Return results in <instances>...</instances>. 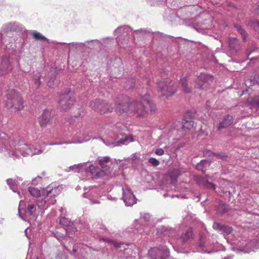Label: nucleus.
<instances>
[{
  "label": "nucleus",
  "mask_w": 259,
  "mask_h": 259,
  "mask_svg": "<svg viewBox=\"0 0 259 259\" xmlns=\"http://www.w3.org/2000/svg\"><path fill=\"white\" fill-rule=\"evenodd\" d=\"M156 109L155 105L150 100L149 95L145 94L138 100L128 103H118L115 108L118 114H122L129 111L134 112L137 116L144 117L149 111L154 112Z\"/></svg>",
  "instance_id": "nucleus-1"
},
{
  "label": "nucleus",
  "mask_w": 259,
  "mask_h": 259,
  "mask_svg": "<svg viewBox=\"0 0 259 259\" xmlns=\"http://www.w3.org/2000/svg\"><path fill=\"white\" fill-rule=\"evenodd\" d=\"M157 88L161 96L168 97L177 91L174 83L169 78L164 79L157 82Z\"/></svg>",
  "instance_id": "nucleus-2"
},
{
  "label": "nucleus",
  "mask_w": 259,
  "mask_h": 259,
  "mask_svg": "<svg viewBox=\"0 0 259 259\" xmlns=\"http://www.w3.org/2000/svg\"><path fill=\"white\" fill-rule=\"evenodd\" d=\"M116 127L119 129L120 134L117 135L116 141L111 143H106V144L108 146H111L112 147L120 146L122 145H126L130 142L134 141V137L132 136L127 137L122 133V131L126 130V127L124 125L120 123L116 124Z\"/></svg>",
  "instance_id": "nucleus-3"
},
{
  "label": "nucleus",
  "mask_w": 259,
  "mask_h": 259,
  "mask_svg": "<svg viewBox=\"0 0 259 259\" xmlns=\"http://www.w3.org/2000/svg\"><path fill=\"white\" fill-rule=\"evenodd\" d=\"M18 210L19 217L22 218L23 214L35 217L39 212L36 204H28L26 207V202L22 200L20 201Z\"/></svg>",
  "instance_id": "nucleus-4"
},
{
  "label": "nucleus",
  "mask_w": 259,
  "mask_h": 259,
  "mask_svg": "<svg viewBox=\"0 0 259 259\" xmlns=\"http://www.w3.org/2000/svg\"><path fill=\"white\" fill-rule=\"evenodd\" d=\"M74 101L73 93L69 91L60 96L58 104L61 110L67 111L73 105Z\"/></svg>",
  "instance_id": "nucleus-5"
},
{
  "label": "nucleus",
  "mask_w": 259,
  "mask_h": 259,
  "mask_svg": "<svg viewBox=\"0 0 259 259\" xmlns=\"http://www.w3.org/2000/svg\"><path fill=\"white\" fill-rule=\"evenodd\" d=\"M90 106L94 110L101 114L111 113L113 109V107H111L105 101L99 99L92 101L90 103Z\"/></svg>",
  "instance_id": "nucleus-6"
},
{
  "label": "nucleus",
  "mask_w": 259,
  "mask_h": 259,
  "mask_svg": "<svg viewBox=\"0 0 259 259\" xmlns=\"http://www.w3.org/2000/svg\"><path fill=\"white\" fill-rule=\"evenodd\" d=\"M58 188H53V186H49L42 192V195L45 197L44 199H42L40 197L36 200V205L38 208L39 209H44L46 208V204L48 201V197L50 196H55L57 194V191Z\"/></svg>",
  "instance_id": "nucleus-7"
},
{
  "label": "nucleus",
  "mask_w": 259,
  "mask_h": 259,
  "mask_svg": "<svg viewBox=\"0 0 259 259\" xmlns=\"http://www.w3.org/2000/svg\"><path fill=\"white\" fill-rule=\"evenodd\" d=\"M151 219V216L150 214L144 213L141 214V217L138 220L135 221L134 226L139 233L142 234L144 232H147L146 228L149 227Z\"/></svg>",
  "instance_id": "nucleus-8"
},
{
  "label": "nucleus",
  "mask_w": 259,
  "mask_h": 259,
  "mask_svg": "<svg viewBox=\"0 0 259 259\" xmlns=\"http://www.w3.org/2000/svg\"><path fill=\"white\" fill-rule=\"evenodd\" d=\"M213 77L205 73H201L197 77L195 88L206 90L209 84L212 82Z\"/></svg>",
  "instance_id": "nucleus-9"
},
{
  "label": "nucleus",
  "mask_w": 259,
  "mask_h": 259,
  "mask_svg": "<svg viewBox=\"0 0 259 259\" xmlns=\"http://www.w3.org/2000/svg\"><path fill=\"white\" fill-rule=\"evenodd\" d=\"M169 250L164 246L160 248L154 247L149 251V255L151 259H166L169 256Z\"/></svg>",
  "instance_id": "nucleus-10"
},
{
  "label": "nucleus",
  "mask_w": 259,
  "mask_h": 259,
  "mask_svg": "<svg viewBox=\"0 0 259 259\" xmlns=\"http://www.w3.org/2000/svg\"><path fill=\"white\" fill-rule=\"evenodd\" d=\"M212 244H213V242H211L209 239H207L206 235L201 234L199 237L197 251L202 253L212 252L213 251L210 249V247Z\"/></svg>",
  "instance_id": "nucleus-11"
},
{
  "label": "nucleus",
  "mask_w": 259,
  "mask_h": 259,
  "mask_svg": "<svg viewBox=\"0 0 259 259\" xmlns=\"http://www.w3.org/2000/svg\"><path fill=\"white\" fill-rule=\"evenodd\" d=\"M122 199L126 206H132L135 204L137 199L128 187H122Z\"/></svg>",
  "instance_id": "nucleus-12"
},
{
  "label": "nucleus",
  "mask_w": 259,
  "mask_h": 259,
  "mask_svg": "<svg viewBox=\"0 0 259 259\" xmlns=\"http://www.w3.org/2000/svg\"><path fill=\"white\" fill-rule=\"evenodd\" d=\"M131 32H132V30L127 25L120 26L115 30L114 34L115 35H117V41L119 45L121 46L122 42L120 44V41L122 37H125L124 39L125 41H127L128 40V37L127 35H128L129 33Z\"/></svg>",
  "instance_id": "nucleus-13"
},
{
  "label": "nucleus",
  "mask_w": 259,
  "mask_h": 259,
  "mask_svg": "<svg viewBox=\"0 0 259 259\" xmlns=\"http://www.w3.org/2000/svg\"><path fill=\"white\" fill-rule=\"evenodd\" d=\"M99 196V188L95 187L91 188L83 193V197L89 199L92 204L100 203L98 200Z\"/></svg>",
  "instance_id": "nucleus-14"
},
{
  "label": "nucleus",
  "mask_w": 259,
  "mask_h": 259,
  "mask_svg": "<svg viewBox=\"0 0 259 259\" xmlns=\"http://www.w3.org/2000/svg\"><path fill=\"white\" fill-rule=\"evenodd\" d=\"M53 114L51 111L45 110L38 118L39 123L41 127H46L52 124Z\"/></svg>",
  "instance_id": "nucleus-15"
},
{
  "label": "nucleus",
  "mask_w": 259,
  "mask_h": 259,
  "mask_svg": "<svg viewBox=\"0 0 259 259\" xmlns=\"http://www.w3.org/2000/svg\"><path fill=\"white\" fill-rule=\"evenodd\" d=\"M212 227L214 229L221 231L227 241L229 239V237H231V236H229V237L227 238V236H234L232 228L228 226L222 225L219 223H214Z\"/></svg>",
  "instance_id": "nucleus-16"
},
{
  "label": "nucleus",
  "mask_w": 259,
  "mask_h": 259,
  "mask_svg": "<svg viewBox=\"0 0 259 259\" xmlns=\"http://www.w3.org/2000/svg\"><path fill=\"white\" fill-rule=\"evenodd\" d=\"M84 172L85 173L90 172L93 177L97 179L103 178L106 175L104 171L93 165H90L89 167L84 168Z\"/></svg>",
  "instance_id": "nucleus-17"
},
{
  "label": "nucleus",
  "mask_w": 259,
  "mask_h": 259,
  "mask_svg": "<svg viewBox=\"0 0 259 259\" xmlns=\"http://www.w3.org/2000/svg\"><path fill=\"white\" fill-rule=\"evenodd\" d=\"M84 172L85 173L90 172L93 177L97 179L103 178L106 175L104 171L93 165H90L89 167L84 168Z\"/></svg>",
  "instance_id": "nucleus-18"
},
{
  "label": "nucleus",
  "mask_w": 259,
  "mask_h": 259,
  "mask_svg": "<svg viewBox=\"0 0 259 259\" xmlns=\"http://www.w3.org/2000/svg\"><path fill=\"white\" fill-rule=\"evenodd\" d=\"M209 180L212 181V179L208 176H206L205 177H198L196 179L197 183L199 185L205 188L215 190V185L211 182H209Z\"/></svg>",
  "instance_id": "nucleus-19"
},
{
  "label": "nucleus",
  "mask_w": 259,
  "mask_h": 259,
  "mask_svg": "<svg viewBox=\"0 0 259 259\" xmlns=\"http://www.w3.org/2000/svg\"><path fill=\"white\" fill-rule=\"evenodd\" d=\"M17 151H19L22 156L25 157L30 155L31 148L24 142L21 141L17 144Z\"/></svg>",
  "instance_id": "nucleus-20"
},
{
  "label": "nucleus",
  "mask_w": 259,
  "mask_h": 259,
  "mask_svg": "<svg viewBox=\"0 0 259 259\" xmlns=\"http://www.w3.org/2000/svg\"><path fill=\"white\" fill-rule=\"evenodd\" d=\"M7 100L6 101V107L8 108H12L15 102L16 101V91L15 90L11 89L8 90L7 91Z\"/></svg>",
  "instance_id": "nucleus-21"
},
{
  "label": "nucleus",
  "mask_w": 259,
  "mask_h": 259,
  "mask_svg": "<svg viewBox=\"0 0 259 259\" xmlns=\"http://www.w3.org/2000/svg\"><path fill=\"white\" fill-rule=\"evenodd\" d=\"M12 69V65L9 60L3 59L0 68V76L4 75L11 71Z\"/></svg>",
  "instance_id": "nucleus-22"
},
{
  "label": "nucleus",
  "mask_w": 259,
  "mask_h": 259,
  "mask_svg": "<svg viewBox=\"0 0 259 259\" xmlns=\"http://www.w3.org/2000/svg\"><path fill=\"white\" fill-rule=\"evenodd\" d=\"M229 47L233 53H236L239 49V40L236 38H230L228 40Z\"/></svg>",
  "instance_id": "nucleus-23"
},
{
  "label": "nucleus",
  "mask_w": 259,
  "mask_h": 259,
  "mask_svg": "<svg viewBox=\"0 0 259 259\" xmlns=\"http://www.w3.org/2000/svg\"><path fill=\"white\" fill-rule=\"evenodd\" d=\"M233 118L231 115H227L223 120V121L220 123L218 130H220L222 128H225L233 123Z\"/></svg>",
  "instance_id": "nucleus-24"
},
{
  "label": "nucleus",
  "mask_w": 259,
  "mask_h": 259,
  "mask_svg": "<svg viewBox=\"0 0 259 259\" xmlns=\"http://www.w3.org/2000/svg\"><path fill=\"white\" fill-rule=\"evenodd\" d=\"M257 248H259V242L252 241L248 243L246 246L243 249V250L245 252H249L250 251H254Z\"/></svg>",
  "instance_id": "nucleus-25"
},
{
  "label": "nucleus",
  "mask_w": 259,
  "mask_h": 259,
  "mask_svg": "<svg viewBox=\"0 0 259 259\" xmlns=\"http://www.w3.org/2000/svg\"><path fill=\"white\" fill-rule=\"evenodd\" d=\"M16 30V26L15 23H9L2 27L1 32H4L9 34L10 32L15 31Z\"/></svg>",
  "instance_id": "nucleus-26"
},
{
  "label": "nucleus",
  "mask_w": 259,
  "mask_h": 259,
  "mask_svg": "<svg viewBox=\"0 0 259 259\" xmlns=\"http://www.w3.org/2000/svg\"><path fill=\"white\" fill-rule=\"evenodd\" d=\"M210 165V162L207 160H202L196 165V168L198 170L205 172L206 170V167Z\"/></svg>",
  "instance_id": "nucleus-27"
},
{
  "label": "nucleus",
  "mask_w": 259,
  "mask_h": 259,
  "mask_svg": "<svg viewBox=\"0 0 259 259\" xmlns=\"http://www.w3.org/2000/svg\"><path fill=\"white\" fill-rule=\"evenodd\" d=\"M41 77V75L39 72H34L32 75V82H33L35 88H38L40 84V81L39 80L40 77Z\"/></svg>",
  "instance_id": "nucleus-28"
},
{
  "label": "nucleus",
  "mask_w": 259,
  "mask_h": 259,
  "mask_svg": "<svg viewBox=\"0 0 259 259\" xmlns=\"http://www.w3.org/2000/svg\"><path fill=\"white\" fill-rule=\"evenodd\" d=\"M85 163H81L78 164H74L70 166V168H72V171L75 172H84V168Z\"/></svg>",
  "instance_id": "nucleus-29"
},
{
  "label": "nucleus",
  "mask_w": 259,
  "mask_h": 259,
  "mask_svg": "<svg viewBox=\"0 0 259 259\" xmlns=\"http://www.w3.org/2000/svg\"><path fill=\"white\" fill-rule=\"evenodd\" d=\"M250 108L256 111L259 108V96H255L252 98L250 101Z\"/></svg>",
  "instance_id": "nucleus-30"
},
{
  "label": "nucleus",
  "mask_w": 259,
  "mask_h": 259,
  "mask_svg": "<svg viewBox=\"0 0 259 259\" xmlns=\"http://www.w3.org/2000/svg\"><path fill=\"white\" fill-rule=\"evenodd\" d=\"M187 79L186 78H183L180 80V84H181L182 90L186 93H188L191 92V88L188 86L187 83Z\"/></svg>",
  "instance_id": "nucleus-31"
},
{
  "label": "nucleus",
  "mask_w": 259,
  "mask_h": 259,
  "mask_svg": "<svg viewBox=\"0 0 259 259\" xmlns=\"http://www.w3.org/2000/svg\"><path fill=\"white\" fill-rule=\"evenodd\" d=\"M51 72H53V75L50 77L49 80L48 82V85L51 88H54L57 85L58 81L56 80V76L54 74V70H51Z\"/></svg>",
  "instance_id": "nucleus-32"
},
{
  "label": "nucleus",
  "mask_w": 259,
  "mask_h": 259,
  "mask_svg": "<svg viewBox=\"0 0 259 259\" xmlns=\"http://www.w3.org/2000/svg\"><path fill=\"white\" fill-rule=\"evenodd\" d=\"M31 34L33 38L35 40H44L47 41L48 39L40 33L37 32L36 31H33L31 32Z\"/></svg>",
  "instance_id": "nucleus-33"
},
{
  "label": "nucleus",
  "mask_w": 259,
  "mask_h": 259,
  "mask_svg": "<svg viewBox=\"0 0 259 259\" xmlns=\"http://www.w3.org/2000/svg\"><path fill=\"white\" fill-rule=\"evenodd\" d=\"M28 191L30 195L34 197H39L40 196V192L37 188L29 187Z\"/></svg>",
  "instance_id": "nucleus-34"
},
{
  "label": "nucleus",
  "mask_w": 259,
  "mask_h": 259,
  "mask_svg": "<svg viewBox=\"0 0 259 259\" xmlns=\"http://www.w3.org/2000/svg\"><path fill=\"white\" fill-rule=\"evenodd\" d=\"M183 126L182 128L183 129H190L193 126V121L190 120H186L185 119V117L183 119L182 121Z\"/></svg>",
  "instance_id": "nucleus-35"
},
{
  "label": "nucleus",
  "mask_w": 259,
  "mask_h": 259,
  "mask_svg": "<svg viewBox=\"0 0 259 259\" xmlns=\"http://www.w3.org/2000/svg\"><path fill=\"white\" fill-rule=\"evenodd\" d=\"M72 223L70 220L65 217H61L59 221V224L62 225L64 229L71 225Z\"/></svg>",
  "instance_id": "nucleus-36"
},
{
  "label": "nucleus",
  "mask_w": 259,
  "mask_h": 259,
  "mask_svg": "<svg viewBox=\"0 0 259 259\" xmlns=\"http://www.w3.org/2000/svg\"><path fill=\"white\" fill-rule=\"evenodd\" d=\"M64 229L66 230V233L68 234L69 236L74 234L77 231V229L73 223H72L71 225H69Z\"/></svg>",
  "instance_id": "nucleus-37"
},
{
  "label": "nucleus",
  "mask_w": 259,
  "mask_h": 259,
  "mask_svg": "<svg viewBox=\"0 0 259 259\" xmlns=\"http://www.w3.org/2000/svg\"><path fill=\"white\" fill-rule=\"evenodd\" d=\"M7 184L11 190L14 192H16V183L15 180L8 179L7 180Z\"/></svg>",
  "instance_id": "nucleus-38"
},
{
  "label": "nucleus",
  "mask_w": 259,
  "mask_h": 259,
  "mask_svg": "<svg viewBox=\"0 0 259 259\" xmlns=\"http://www.w3.org/2000/svg\"><path fill=\"white\" fill-rule=\"evenodd\" d=\"M193 234L192 229L189 228L187 232L182 235V239L184 241H186L190 239L193 238Z\"/></svg>",
  "instance_id": "nucleus-39"
},
{
  "label": "nucleus",
  "mask_w": 259,
  "mask_h": 259,
  "mask_svg": "<svg viewBox=\"0 0 259 259\" xmlns=\"http://www.w3.org/2000/svg\"><path fill=\"white\" fill-rule=\"evenodd\" d=\"M100 241H103L104 242L108 243V244H112L115 248H119L120 245H121L120 243L115 242L111 239L106 238H101Z\"/></svg>",
  "instance_id": "nucleus-40"
},
{
  "label": "nucleus",
  "mask_w": 259,
  "mask_h": 259,
  "mask_svg": "<svg viewBox=\"0 0 259 259\" xmlns=\"http://www.w3.org/2000/svg\"><path fill=\"white\" fill-rule=\"evenodd\" d=\"M169 174L172 179V182L174 183V180H176V179L181 175V171L179 169H174Z\"/></svg>",
  "instance_id": "nucleus-41"
},
{
  "label": "nucleus",
  "mask_w": 259,
  "mask_h": 259,
  "mask_svg": "<svg viewBox=\"0 0 259 259\" xmlns=\"http://www.w3.org/2000/svg\"><path fill=\"white\" fill-rule=\"evenodd\" d=\"M248 24L255 31H257L259 30V23L257 20L255 19L250 20Z\"/></svg>",
  "instance_id": "nucleus-42"
},
{
  "label": "nucleus",
  "mask_w": 259,
  "mask_h": 259,
  "mask_svg": "<svg viewBox=\"0 0 259 259\" xmlns=\"http://www.w3.org/2000/svg\"><path fill=\"white\" fill-rule=\"evenodd\" d=\"M110 160V158L108 156L100 157L98 158L99 163L102 167H104L105 163H108Z\"/></svg>",
  "instance_id": "nucleus-43"
},
{
  "label": "nucleus",
  "mask_w": 259,
  "mask_h": 259,
  "mask_svg": "<svg viewBox=\"0 0 259 259\" xmlns=\"http://www.w3.org/2000/svg\"><path fill=\"white\" fill-rule=\"evenodd\" d=\"M235 28L238 31V32L241 34L244 40H245L246 38V33L242 27L239 25H235Z\"/></svg>",
  "instance_id": "nucleus-44"
},
{
  "label": "nucleus",
  "mask_w": 259,
  "mask_h": 259,
  "mask_svg": "<svg viewBox=\"0 0 259 259\" xmlns=\"http://www.w3.org/2000/svg\"><path fill=\"white\" fill-rule=\"evenodd\" d=\"M85 46V44L82 42H71L69 44L70 48H83Z\"/></svg>",
  "instance_id": "nucleus-45"
},
{
  "label": "nucleus",
  "mask_w": 259,
  "mask_h": 259,
  "mask_svg": "<svg viewBox=\"0 0 259 259\" xmlns=\"http://www.w3.org/2000/svg\"><path fill=\"white\" fill-rule=\"evenodd\" d=\"M148 162L153 166H157L160 164L159 160L153 157L150 158Z\"/></svg>",
  "instance_id": "nucleus-46"
},
{
  "label": "nucleus",
  "mask_w": 259,
  "mask_h": 259,
  "mask_svg": "<svg viewBox=\"0 0 259 259\" xmlns=\"http://www.w3.org/2000/svg\"><path fill=\"white\" fill-rule=\"evenodd\" d=\"M5 155L6 156L11 157L14 156V151L13 150H10L8 147L5 148Z\"/></svg>",
  "instance_id": "nucleus-47"
},
{
  "label": "nucleus",
  "mask_w": 259,
  "mask_h": 259,
  "mask_svg": "<svg viewBox=\"0 0 259 259\" xmlns=\"http://www.w3.org/2000/svg\"><path fill=\"white\" fill-rule=\"evenodd\" d=\"M159 231L161 232V233L163 234L164 236H169V231L168 227H162L161 228L159 229Z\"/></svg>",
  "instance_id": "nucleus-48"
},
{
  "label": "nucleus",
  "mask_w": 259,
  "mask_h": 259,
  "mask_svg": "<svg viewBox=\"0 0 259 259\" xmlns=\"http://www.w3.org/2000/svg\"><path fill=\"white\" fill-rule=\"evenodd\" d=\"M23 103L22 99L17 96V110H21L23 108Z\"/></svg>",
  "instance_id": "nucleus-49"
},
{
  "label": "nucleus",
  "mask_w": 259,
  "mask_h": 259,
  "mask_svg": "<svg viewBox=\"0 0 259 259\" xmlns=\"http://www.w3.org/2000/svg\"><path fill=\"white\" fill-rule=\"evenodd\" d=\"M43 150L41 149H38L36 148H31V151L30 152L31 155L39 154L41 153Z\"/></svg>",
  "instance_id": "nucleus-50"
},
{
  "label": "nucleus",
  "mask_w": 259,
  "mask_h": 259,
  "mask_svg": "<svg viewBox=\"0 0 259 259\" xmlns=\"http://www.w3.org/2000/svg\"><path fill=\"white\" fill-rule=\"evenodd\" d=\"M140 157L137 155L136 154H133L131 157L127 158V159L128 160H131L132 162H136L138 160H139Z\"/></svg>",
  "instance_id": "nucleus-51"
},
{
  "label": "nucleus",
  "mask_w": 259,
  "mask_h": 259,
  "mask_svg": "<svg viewBox=\"0 0 259 259\" xmlns=\"http://www.w3.org/2000/svg\"><path fill=\"white\" fill-rule=\"evenodd\" d=\"M151 5H155L159 4L161 3L164 2L165 0H148Z\"/></svg>",
  "instance_id": "nucleus-52"
},
{
  "label": "nucleus",
  "mask_w": 259,
  "mask_h": 259,
  "mask_svg": "<svg viewBox=\"0 0 259 259\" xmlns=\"http://www.w3.org/2000/svg\"><path fill=\"white\" fill-rule=\"evenodd\" d=\"M41 177L37 176L32 180V184L33 185H37L38 183H39L41 181Z\"/></svg>",
  "instance_id": "nucleus-53"
},
{
  "label": "nucleus",
  "mask_w": 259,
  "mask_h": 259,
  "mask_svg": "<svg viewBox=\"0 0 259 259\" xmlns=\"http://www.w3.org/2000/svg\"><path fill=\"white\" fill-rule=\"evenodd\" d=\"M54 236L57 239H58L59 240H62L64 238L63 234L58 232H56L55 233H54Z\"/></svg>",
  "instance_id": "nucleus-54"
},
{
  "label": "nucleus",
  "mask_w": 259,
  "mask_h": 259,
  "mask_svg": "<svg viewBox=\"0 0 259 259\" xmlns=\"http://www.w3.org/2000/svg\"><path fill=\"white\" fill-rule=\"evenodd\" d=\"M90 139H91V136H89V135H88L87 136H84L83 135V138H82V140L78 142L77 143H83V142H87V141H89Z\"/></svg>",
  "instance_id": "nucleus-55"
},
{
  "label": "nucleus",
  "mask_w": 259,
  "mask_h": 259,
  "mask_svg": "<svg viewBox=\"0 0 259 259\" xmlns=\"http://www.w3.org/2000/svg\"><path fill=\"white\" fill-rule=\"evenodd\" d=\"M155 153L158 156H161L164 154V151L161 148H159L156 150Z\"/></svg>",
  "instance_id": "nucleus-56"
},
{
  "label": "nucleus",
  "mask_w": 259,
  "mask_h": 259,
  "mask_svg": "<svg viewBox=\"0 0 259 259\" xmlns=\"http://www.w3.org/2000/svg\"><path fill=\"white\" fill-rule=\"evenodd\" d=\"M134 87V84L132 82H131V84H130V85L128 86V84L127 85H125L124 86V88H125L126 89H130L132 88H133Z\"/></svg>",
  "instance_id": "nucleus-57"
},
{
  "label": "nucleus",
  "mask_w": 259,
  "mask_h": 259,
  "mask_svg": "<svg viewBox=\"0 0 259 259\" xmlns=\"http://www.w3.org/2000/svg\"><path fill=\"white\" fill-rule=\"evenodd\" d=\"M254 11L255 13L257 14H259V5L255 6V8H254Z\"/></svg>",
  "instance_id": "nucleus-58"
},
{
  "label": "nucleus",
  "mask_w": 259,
  "mask_h": 259,
  "mask_svg": "<svg viewBox=\"0 0 259 259\" xmlns=\"http://www.w3.org/2000/svg\"><path fill=\"white\" fill-rule=\"evenodd\" d=\"M63 143H51L50 144V145H61Z\"/></svg>",
  "instance_id": "nucleus-59"
},
{
  "label": "nucleus",
  "mask_w": 259,
  "mask_h": 259,
  "mask_svg": "<svg viewBox=\"0 0 259 259\" xmlns=\"http://www.w3.org/2000/svg\"><path fill=\"white\" fill-rule=\"evenodd\" d=\"M66 171H72V168H70V166L67 167V168H66Z\"/></svg>",
  "instance_id": "nucleus-60"
},
{
  "label": "nucleus",
  "mask_w": 259,
  "mask_h": 259,
  "mask_svg": "<svg viewBox=\"0 0 259 259\" xmlns=\"http://www.w3.org/2000/svg\"><path fill=\"white\" fill-rule=\"evenodd\" d=\"M2 33H0V40H2L3 39V37H2Z\"/></svg>",
  "instance_id": "nucleus-61"
},
{
  "label": "nucleus",
  "mask_w": 259,
  "mask_h": 259,
  "mask_svg": "<svg viewBox=\"0 0 259 259\" xmlns=\"http://www.w3.org/2000/svg\"><path fill=\"white\" fill-rule=\"evenodd\" d=\"M73 251L74 252H76V248L75 247H74Z\"/></svg>",
  "instance_id": "nucleus-62"
},
{
  "label": "nucleus",
  "mask_w": 259,
  "mask_h": 259,
  "mask_svg": "<svg viewBox=\"0 0 259 259\" xmlns=\"http://www.w3.org/2000/svg\"><path fill=\"white\" fill-rule=\"evenodd\" d=\"M65 143H66V144H70V143H72V142H65Z\"/></svg>",
  "instance_id": "nucleus-63"
},
{
  "label": "nucleus",
  "mask_w": 259,
  "mask_h": 259,
  "mask_svg": "<svg viewBox=\"0 0 259 259\" xmlns=\"http://www.w3.org/2000/svg\"><path fill=\"white\" fill-rule=\"evenodd\" d=\"M57 259H59V255L56 257Z\"/></svg>",
  "instance_id": "nucleus-64"
}]
</instances>
